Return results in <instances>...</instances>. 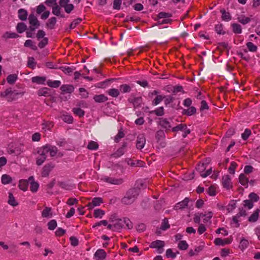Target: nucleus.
<instances>
[{"label":"nucleus","mask_w":260,"mask_h":260,"mask_svg":"<svg viewBox=\"0 0 260 260\" xmlns=\"http://www.w3.org/2000/svg\"><path fill=\"white\" fill-rule=\"evenodd\" d=\"M72 111L75 115L80 117H83L85 115V111L80 108H74Z\"/></svg>","instance_id":"nucleus-37"},{"label":"nucleus","mask_w":260,"mask_h":260,"mask_svg":"<svg viewBox=\"0 0 260 260\" xmlns=\"http://www.w3.org/2000/svg\"><path fill=\"white\" fill-rule=\"evenodd\" d=\"M48 228L50 230H54L57 226L56 221L54 219H52L47 223Z\"/></svg>","instance_id":"nucleus-52"},{"label":"nucleus","mask_w":260,"mask_h":260,"mask_svg":"<svg viewBox=\"0 0 260 260\" xmlns=\"http://www.w3.org/2000/svg\"><path fill=\"white\" fill-rule=\"evenodd\" d=\"M178 247L180 250H185L188 247V245L186 241L182 240L179 242L178 244Z\"/></svg>","instance_id":"nucleus-44"},{"label":"nucleus","mask_w":260,"mask_h":260,"mask_svg":"<svg viewBox=\"0 0 260 260\" xmlns=\"http://www.w3.org/2000/svg\"><path fill=\"white\" fill-rule=\"evenodd\" d=\"M52 216L51 208L46 207L42 212V216L44 218H48L51 217Z\"/></svg>","instance_id":"nucleus-25"},{"label":"nucleus","mask_w":260,"mask_h":260,"mask_svg":"<svg viewBox=\"0 0 260 260\" xmlns=\"http://www.w3.org/2000/svg\"><path fill=\"white\" fill-rule=\"evenodd\" d=\"M237 164L235 161H232L231 163L230 166L229 168V172L230 174H235V169L237 167Z\"/></svg>","instance_id":"nucleus-60"},{"label":"nucleus","mask_w":260,"mask_h":260,"mask_svg":"<svg viewBox=\"0 0 260 260\" xmlns=\"http://www.w3.org/2000/svg\"><path fill=\"white\" fill-rule=\"evenodd\" d=\"M28 179V180H21L19 181V188L23 190L26 191L27 189L28 185L29 183Z\"/></svg>","instance_id":"nucleus-32"},{"label":"nucleus","mask_w":260,"mask_h":260,"mask_svg":"<svg viewBox=\"0 0 260 260\" xmlns=\"http://www.w3.org/2000/svg\"><path fill=\"white\" fill-rule=\"evenodd\" d=\"M216 32L219 35H224L225 31L223 30V26L222 24H218L215 26Z\"/></svg>","instance_id":"nucleus-48"},{"label":"nucleus","mask_w":260,"mask_h":260,"mask_svg":"<svg viewBox=\"0 0 260 260\" xmlns=\"http://www.w3.org/2000/svg\"><path fill=\"white\" fill-rule=\"evenodd\" d=\"M222 184L224 188L230 189L232 187L231 179L229 175H224L222 178Z\"/></svg>","instance_id":"nucleus-12"},{"label":"nucleus","mask_w":260,"mask_h":260,"mask_svg":"<svg viewBox=\"0 0 260 260\" xmlns=\"http://www.w3.org/2000/svg\"><path fill=\"white\" fill-rule=\"evenodd\" d=\"M251 135V131L250 129L246 128L245 129L243 133L241 135V137L243 140H246Z\"/></svg>","instance_id":"nucleus-55"},{"label":"nucleus","mask_w":260,"mask_h":260,"mask_svg":"<svg viewBox=\"0 0 260 260\" xmlns=\"http://www.w3.org/2000/svg\"><path fill=\"white\" fill-rule=\"evenodd\" d=\"M233 31L235 34H241L242 32V28L240 24L234 23L232 25Z\"/></svg>","instance_id":"nucleus-46"},{"label":"nucleus","mask_w":260,"mask_h":260,"mask_svg":"<svg viewBox=\"0 0 260 260\" xmlns=\"http://www.w3.org/2000/svg\"><path fill=\"white\" fill-rule=\"evenodd\" d=\"M170 225L169 223L168 219L166 218H164L162 221L160 229L163 231H165L170 228Z\"/></svg>","instance_id":"nucleus-51"},{"label":"nucleus","mask_w":260,"mask_h":260,"mask_svg":"<svg viewBox=\"0 0 260 260\" xmlns=\"http://www.w3.org/2000/svg\"><path fill=\"white\" fill-rule=\"evenodd\" d=\"M165 137V133L162 130H159L156 132V139L159 141Z\"/></svg>","instance_id":"nucleus-64"},{"label":"nucleus","mask_w":260,"mask_h":260,"mask_svg":"<svg viewBox=\"0 0 260 260\" xmlns=\"http://www.w3.org/2000/svg\"><path fill=\"white\" fill-rule=\"evenodd\" d=\"M259 216L258 211H254L251 216L249 217L248 220L250 222H254L257 220Z\"/></svg>","instance_id":"nucleus-45"},{"label":"nucleus","mask_w":260,"mask_h":260,"mask_svg":"<svg viewBox=\"0 0 260 260\" xmlns=\"http://www.w3.org/2000/svg\"><path fill=\"white\" fill-rule=\"evenodd\" d=\"M189 202V199L187 198H185L183 201L178 203L175 206L176 210L182 209L187 206Z\"/></svg>","instance_id":"nucleus-17"},{"label":"nucleus","mask_w":260,"mask_h":260,"mask_svg":"<svg viewBox=\"0 0 260 260\" xmlns=\"http://www.w3.org/2000/svg\"><path fill=\"white\" fill-rule=\"evenodd\" d=\"M128 101L133 104L135 108L139 107L141 104L142 99L141 97H134L131 96L128 99Z\"/></svg>","instance_id":"nucleus-14"},{"label":"nucleus","mask_w":260,"mask_h":260,"mask_svg":"<svg viewBox=\"0 0 260 260\" xmlns=\"http://www.w3.org/2000/svg\"><path fill=\"white\" fill-rule=\"evenodd\" d=\"M56 23V18L54 17H51L48 19V22L46 23V27L50 29H52L54 28Z\"/></svg>","instance_id":"nucleus-30"},{"label":"nucleus","mask_w":260,"mask_h":260,"mask_svg":"<svg viewBox=\"0 0 260 260\" xmlns=\"http://www.w3.org/2000/svg\"><path fill=\"white\" fill-rule=\"evenodd\" d=\"M249 242L248 241V240L245 239H242L240 242L239 247L241 250L243 251L244 250L247 248Z\"/></svg>","instance_id":"nucleus-42"},{"label":"nucleus","mask_w":260,"mask_h":260,"mask_svg":"<svg viewBox=\"0 0 260 260\" xmlns=\"http://www.w3.org/2000/svg\"><path fill=\"white\" fill-rule=\"evenodd\" d=\"M48 43V39L46 38H44L38 44V47L40 48H43L46 46Z\"/></svg>","instance_id":"nucleus-61"},{"label":"nucleus","mask_w":260,"mask_h":260,"mask_svg":"<svg viewBox=\"0 0 260 260\" xmlns=\"http://www.w3.org/2000/svg\"><path fill=\"white\" fill-rule=\"evenodd\" d=\"M99 147L98 144L94 141H91L87 145V148L90 150H96Z\"/></svg>","instance_id":"nucleus-53"},{"label":"nucleus","mask_w":260,"mask_h":260,"mask_svg":"<svg viewBox=\"0 0 260 260\" xmlns=\"http://www.w3.org/2000/svg\"><path fill=\"white\" fill-rule=\"evenodd\" d=\"M220 13L222 14L221 18L223 20L229 21L231 20V16L229 12H226L224 9L220 10Z\"/></svg>","instance_id":"nucleus-36"},{"label":"nucleus","mask_w":260,"mask_h":260,"mask_svg":"<svg viewBox=\"0 0 260 260\" xmlns=\"http://www.w3.org/2000/svg\"><path fill=\"white\" fill-rule=\"evenodd\" d=\"M187 109H184L182 111L183 115L187 116H191L197 113V109L193 106L188 107Z\"/></svg>","instance_id":"nucleus-22"},{"label":"nucleus","mask_w":260,"mask_h":260,"mask_svg":"<svg viewBox=\"0 0 260 260\" xmlns=\"http://www.w3.org/2000/svg\"><path fill=\"white\" fill-rule=\"evenodd\" d=\"M123 224L124 225L125 224L126 227L128 229H132L133 225V223L131 222V221L127 218H124L122 219Z\"/></svg>","instance_id":"nucleus-59"},{"label":"nucleus","mask_w":260,"mask_h":260,"mask_svg":"<svg viewBox=\"0 0 260 260\" xmlns=\"http://www.w3.org/2000/svg\"><path fill=\"white\" fill-rule=\"evenodd\" d=\"M61 83L59 81H51L48 80L47 82V84L50 87L53 88H57L59 87Z\"/></svg>","instance_id":"nucleus-43"},{"label":"nucleus","mask_w":260,"mask_h":260,"mask_svg":"<svg viewBox=\"0 0 260 260\" xmlns=\"http://www.w3.org/2000/svg\"><path fill=\"white\" fill-rule=\"evenodd\" d=\"M214 242L216 245L224 246L226 244H230L232 242V240L228 238L222 239L219 238H217L215 239Z\"/></svg>","instance_id":"nucleus-16"},{"label":"nucleus","mask_w":260,"mask_h":260,"mask_svg":"<svg viewBox=\"0 0 260 260\" xmlns=\"http://www.w3.org/2000/svg\"><path fill=\"white\" fill-rule=\"evenodd\" d=\"M37 153L38 156L36 157V164L41 166L46 159L47 153L43 146L38 149Z\"/></svg>","instance_id":"nucleus-4"},{"label":"nucleus","mask_w":260,"mask_h":260,"mask_svg":"<svg viewBox=\"0 0 260 260\" xmlns=\"http://www.w3.org/2000/svg\"><path fill=\"white\" fill-rule=\"evenodd\" d=\"M61 118L63 121L68 123H72L73 122V117L70 114H63Z\"/></svg>","instance_id":"nucleus-39"},{"label":"nucleus","mask_w":260,"mask_h":260,"mask_svg":"<svg viewBox=\"0 0 260 260\" xmlns=\"http://www.w3.org/2000/svg\"><path fill=\"white\" fill-rule=\"evenodd\" d=\"M159 124L162 128L166 129V131L170 130L171 127L170 122L166 118L160 119Z\"/></svg>","instance_id":"nucleus-21"},{"label":"nucleus","mask_w":260,"mask_h":260,"mask_svg":"<svg viewBox=\"0 0 260 260\" xmlns=\"http://www.w3.org/2000/svg\"><path fill=\"white\" fill-rule=\"evenodd\" d=\"M238 20L241 23L245 25L249 23L251 20L250 18L248 17L241 16L238 18Z\"/></svg>","instance_id":"nucleus-49"},{"label":"nucleus","mask_w":260,"mask_h":260,"mask_svg":"<svg viewBox=\"0 0 260 260\" xmlns=\"http://www.w3.org/2000/svg\"><path fill=\"white\" fill-rule=\"evenodd\" d=\"M49 89L47 87H43L39 89L38 91V94L39 96H46L49 94Z\"/></svg>","instance_id":"nucleus-57"},{"label":"nucleus","mask_w":260,"mask_h":260,"mask_svg":"<svg viewBox=\"0 0 260 260\" xmlns=\"http://www.w3.org/2000/svg\"><path fill=\"white\" fill-rule=\"evenodd\" d=\"M103 203V199L100 197L94 198L91 203H89L87 206L89 209H92L95 206H98Z\"/></svg>","instance_id":"nucleus-13"},{"label":"nucleus","mask_w":260,"mask_h":260,"mask_svg":"<svg viewBox=\"0 0 260 260\" xmlns=\"http://www.w3.org/2000/svg\"><path fill=\"white\" fill-rule=\"evenodd\" d=\"M138 189L136 188L129 189L126 192V195L122 199V203L125 205H129L133 203L138 196Z\"/></svg>","instance_id":"nucleus-2"},{"label":"nucleus","mask_w":260,"mask_h":260,"mask_svg":"<svg viewBox=\"0 0 260 260\" xmlns=\"http://www.w3.org/2000/svg\"><path fill=\"white\" fill-rule=\"evenodd\" d=\"M105 214V212L100 209H96L94 211V217L95 218H102L103 216Z\"/></svg>","instance_id":"nucleus-56"},{"label":"nucleus","mask_w":260,"mask_h":260,"mask_svg":"<svg viewBox=\"0 0 260 260\" xmlns=\"http://www.w3.org/2000/svg\"><path fill=\"white\" fill-rule=\"evenodd\" d=\"M17 79V75L16 74H10L8 76L7 81L10 84H13Z\"/></svg>","instance_id":"nucleus-40"},{"label":"nucleus","mask_w":260,"mask_h":260,"mask_svg":"<svg viewBox=\"0 0 260 260\" xmlns=\"http://www.w3.org/2000/svg\"><path fill=\"white\" fill-rule=\"evenodd\" d=\"M47 153H49L50 156L54 157L57 155L59 157L63 156V154L61 152H58V149L55 146L49 144H46L43 146Z\"/></svg>","instance_id":"nucleus-3"},{"label":"nucleus","mask_w":260,"mask_h":260,"mask_svg":"<svg viewBox=\"0 0 260 260\" xmlns=\"http://www.w3.org/2000/svg\"><path fill=\"white\" fill-rule=\"evenodd\" d=\"M28 13L27 11L24 9H20L18 11V16L20 20L24 21L27 19Z\"/></svg>","instance_id":"nucleus-19"},{"label":"nucleus","mask_w":260,"mask_h":260,"mask_svg":"<svg viewBox=\"0 0 260 260\" xmlns=\"http://www.w3.org/2000/svg\"><path fill=\"white\" fill-rule=\"evenodd\" d=\"M107 93L113 98H117L120 95V91L116 88H111L107 91Z\"/></svg>","instance_id":"nucleus-34"},{"label":"nucleus","mask_w":260,"mask_h":260,"mask_svg":"<svg viewBox=\"0 0 260 260\" xmlns=\"http://www.w3.org/2000/svg\"><path fill=\"white\" fill-rule=\"evenodd\" d=\"M246 46L248 50L250 52H255L257 50V46L251 42H247L246 43Z\"/></svg>","instance_id":"nucleus-47"},{"label":"nucleus","mask_w":260,"mask_h":260,"mask_svg":"<svg viewBox=\"0 0 260 260\" xmlns=\"http://www.w3.org/2000/svg\"><path fill=\"white\" fill-rule=\"evenodd\" d=\"M26 25L23 22H19L16 26V30L18 32L21 34L26 29Z\"/></svg>","instance_id":"nucleus-38"},{"label":"nucleus","mask_w":260,"mask_h":260,"mask_svg":"<svg viewBox=\"0 0 260 260\" xmlns=\"http://www.w3.org/2000/svg\"><path fill=\"white\" fill-rule=\"evenodd\" d=\"M146 143V139L144 134L139 135L137 138L136 147L138 149H142L144 148Z\"/></svg>","instance_id":"nucleus-11"},{"label":"nucleus","mask_w":260,"mask_h":260,"mask_svg":"<svg viewBox=\"0 0 260 260\" xmlns=\"http://www.w3.org/2000/svg\"><path fill=\"white\" fill-rule=\"evenodd\" d=\"M106 253L103 249H98L94 253L96 260H104L106 257Z\"/></svg>","instance_id":"nucleus-18"},{"label":"nucleus","mask_w":260,"mask_h":260,"mask_svg":"<svg viewBox=\"0 0 260 260\" xmlns=\"http://www.w3.org/2000/svg\"><path fill=\"white\" fill-rule=\"evenodd\" d=\"M165 98V96L161 95H157L155 98L152 101V105L153 106H156L158 105Z\"/></svg>","instance_id":"nucleus-50"},{"label":"nucleus","mask_w":260,"mask_h":260,"mask_svg":"<svg viewBox=\"0 0 260 260\" xmlns=\"http://www.w3.org/2000/svg\"><path fill=\"white\" fill-rule=\"evenodd\" d=\"M24 92H18L16 90H13L12 88H7L5 91L0 93L2 98H5L8 102H12L18 99V96H23Z\"/></svg>","instance_id":"nucleus-1"},{"label":"nucleus","mask_w":260,"mask_h":260,"mask_svg":"<svg viewBox=\"0 0 260 260\" xmlns=\"http://www.w3.org/2000/svg\"><path fill=\"white\" fill-rule=\"evenodd\" d=\"M60 8L57 5L56 3H55V5L52 7V13L57 16H60L62 18H63L64 17V14H61L60 12Z\"/></svg>","instance_id":"nucleus-24"},{"label":"nucleus","mask_w":260,"mask_h":260,"mask_svg":"<svg viewBox=\"0 0 260 260\" xmlns=\"http://www.w3.org/2000/svg\"><path fill=\"white\" fill-rule=\"evenodd\" d=\"M46 79L45 77L35 76L31 78V81L33 83H36L38 84H45V82Z\"/></svg>","instance_id":"nucleus-26"},{"label":"nucleus","mask_w":260,"mask_h":260,"mask_svg":"<svg viewBox=\"0 0 260 260\" xmlns=\"http://www.w3.org/2000/svg\"><path fill=\"white\" fill-rule=\"evenodd\" d=\"M1 180L2 183L4 184L10 183L12 180V178L7 174L3 175Z\"/></svg>","instance_id":"nucleus-41"},{"label":"nucleus","mask_w":260,"mask_h":260,"mask_svg":"<svg viewBox=\"0 0 260 260\" xmlns=\"http://www.w3.org/2000/svg\"><path fill=\"white\" fill-rule=\"evenodd\" d=\"M173 132H177L181 131L183 132L182 137L185 138L188 134L190 133V131L187 128L186 124L181 123L172 128Z\"/></svg>","instance_id":"nucleus-5"},{"label":"nucleus","mask_w":260,"mask_h":260,"mask_svg":"<svg viewBox=\"0 0 260 260\" xmlns=\"http://www.w3.org/2000/svg\"><path fill=\"white\" fill-rule=\"evenodd\" d=\"M54 167V165L52 162H49L45 165L43 167L42 171V176L43 177H47Z\"/></svg>","instance_id":"nucleus-10"},{"label":"nucleus","mask_w":260,"mask_h":260,"mask_svg":"<svg viewBox=\"0 0 260 260\" xmlns=\"http://www.w3.org/2000/svg\"><path fill=\"white\" fill-rule=\"evenodd\" d=\"M8 203L9 205L13 207L17 206L18 205L17 202L16 201L14 197L11 192L9 193V200Z\"/></svg>","instance_id":"nucleus-35"},{"label":"nucleus","mask_w":260,"mask_h":260,"mask_svg":"<svg viewBox=\"0 0 260 260\" xmlns=\"http://www.w3.org/2000/svg\"><path fill=\"white\" fill-rule=\"evenodd\" d=\"M239 180L240 183L241 185L245 186L246 187H247L248 179L244 174H241L240 175L239 177Z\"/></svg>","instance_id":"nucleus-27"},{"label":"nucleus","mask_w":260,"mask_h":260,"mask_svg":"<svg viewBox=\"0 0 260 260\" xmlns=\"http://www.w3.org/2000/svg\"><path fill=\"white\" fill-rule=\"evenodd\" d=\"M29 23L30 24L29 29L34 31L40 26V22L37 18L32 14H30L28 17Z\"/></svg>","instance_id":"nucleus-8"},{"label":"nucleus","mask_w":260,"mask_h":260,"mask_svg":"<svg viewBox=\"0 0 260 260\" xmlns=\"http://www.w3.org/2000/svg\"><path fill=\"white\" fill-rule=\"evenodd\" d=\"M131 90L132 87L126 84H121L119 86V91L123 93L129 92H131Z\"/></svg>","instance_id":"nucleus-33"},{"label":"nucleus","mask_w":260,"mask_h":260,"mask_svg":"<svg viewBox=\"0 0 260 260\" xmlns=\"http://www.w3.org/2000/svg\"><path fill=\"white\" fill-rule=\"evenodd\" d=\"M151 113H154L156 115L160 116L164 114V109L163 107H160L155 110L152 111Z\"/></svg>","instance_id":"nucleus-54"},{"label":"nucleus","mask_w":260,"mask_h":260,"mask_svg":"<svg viewBox=\"0 0 260 260\" xmlns=\"http://www.w3.org/2000/svg\"><path fill=\"white\" fill-rule=\"evenodd\" d=\"M208 193L211 196H215L216 194V188L215 186H210L207 190Z\"/></svg>","instance_id":"nucleus-62"},{"label":"nucleus","mask_w":260,"mask_h":260,"mask_svg":"<svg viewBox=\"0 0 260 260\" xmlns=\"http://www.w3.org/2000/svg\"><path fill=\"white\" fill-rule=\"evenodd\" d=\"M113 224L116 231H119L124 228V224H123L122 219H117L115 220V221H113Z\"/></svg>","instance_id":"nucleus-29"},{"label":"nucleus","mask_w":260,"mask_h":260,"mask_svg":"<svg viewBox=\"0 0 260 260\" xmlns=\"http://www.w3.org/2000/svg\"><path fill=\"white\" fill-rule=\"evenodd\" d=\"M164 246V241L157 240L151 242L149 246L151 248H157L158 252L161 253L163 251V247Z\"/></svg>","instance_id":"nucleus-9"},{"label":"nucleus","mask_w":260,"mask_h":260,"mask_svg":"<svg viewBox=\"0 0 260 260\" xmlns=\"http://www.w3.org/2000/svg\"><path fill=\"white\" fill-rule=\"evenodd\" d=\"M125 145H123L122 146V147L119 148L116 152L113 153L111 155V156L113 157H114V158H117V157H120L123 154H124V153L125 152Z\"/></svg>","instance_id":"nucleus-23"},{"label":"nucleus","mask_w":260,"mask_h":260,"mask_svg":"<svg viewBox=\"0 0 260 260\" xmlns=\"http://www.w3.org/2000/svg\"><path fill=\"white\" fill-rule=\"evenodd\" d=\"M29 183L30 184V190L33 192H36L37 191L39 188V184L34 181L33 176H30L28 178Z\"/></svg>","instance_id":"nucleus-15"},{"label":"nucleus","mask_w":260,"mask_h":260,"mask_svg":"<svg viewBox=\"0 0 260 260\" xmlns=\"http://www.w3.org/2000/svg\"><path fill=\"white\" fill-rule=\"evenodd\" d=\"M23 151V146L20 144L14 145H10L8 148V152L9 154L19 155Z\"/></svg>","instance_id":"nucleus-7"},{"label":"nucleus","mask_w":260,"mask_h":260,"mask_svg":"<svg viewBox=\"0 0 260 260\" xmlns=\"http://www.w3.org/2000/svg\"><path fill=\"white\" fill-rule=\"evenodd\" d=\"M101 180L106 183L113 185H120L123 183L122 178H116L114 177L105 176L101 178Z\"/></svg>","instance_id":"nucleus-6"},{"label":"nucleus","mask_w":260,"mask_h":260,"mask_svg":"<svg viewBox=\"0 0 260 260\" xmlns=\"http://www.w3.org/2000/svg\"><path fill=\"white\" fill-rule=\"evenodd\" d=\"M164 100H165L164 102H165V105H168L170 104V103H172L174 101L175 98L173 96L169 95L165 96Z\"/></svg>","instance_id":"nucleus-63"},{"label":"nucleus","mask_w":260,"mask_h":260,"mask_svg":"<svg viewBox=\"0 0 260 260\" xmlns=\"http://www.w3.org/2000/svg\"><path fill=\"white\" fill-rule=\"evenodd\" d=\"M18 37L19 35L15 32L7 31L3 34L2 38L4 39H8L11 38H17Z\"/></svg>","instance_id":"nucleus-31"},{"label":"nucleus","mask_w":260,"mask_h":260,"mask_svg":"<svg viewBox=\"0 0 260 260\" xmlns=\"http://www.w3.org/2000/svg\"><path fill=\"white\" fill-rule=\"evenodd\" d=\"M94 101L96 103H104L107 101L108 99L104 94L95 95L93 97Z\"/></svg>","instance_id":"nucleus-28"},{"label":"nucleus","mask_w":260,"mask_h":260,"mask_svg":"<svg viewBox=\"0 0 260 260\" xmlns=\"http://www.w3.org/2000/svg\"><path fill=\"white\" fill-rule=\"evenodd\" d=\"M60 89L64 93H71L74 91V87L72 85H63L61 86Z\"/></svg>","instance_id":"nucleus-20"},{"label":"nucleus","mask_w":260,"mask_h":260,"mask_svg":"<svg viewBox=\"0 0 260 260\" xmlns=\"http://www.w3.org/2000/svg\"><path fill=\"white\" fill-rule=\"evenodd\" d=\"M24 46L26 47H30L35 50L37 49V46L34 44L33 42L31 40H26L24 43Z\"/></svg>","instance_id":"nucleus-58"}]
</instances>
